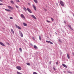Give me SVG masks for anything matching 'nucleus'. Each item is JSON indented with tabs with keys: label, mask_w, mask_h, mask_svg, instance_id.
Masks as SVG:
<instances>
[{
	"label": "nucleus",
	"mask_w": 74,
	"mask_h": 74,
	"mask_svg": "<svg viewBox=\"0 0 74 74\" xmlns=\"http://www.w3.org/2000/svg\"><path fill=\"white\" fill-rule=\"evenodd\" d=\"M0 1H1V2L3 1V0H0Z\"/></svg>",
	"instance_id": "a19ab883"
},
{
	"label": "nucleus",
	"mask_w": 74,
	"mask_h": 74,
	"mask_svg": "<svg viewBox=\"0 0 74 74\" xmlns=\"http://www.w3.org/2000/svg\"><path fill=\"white\" fill-rule=\"evenodd\" d=\"M39 40H41V36H39Z\"/></svg>",
	"instance_id": "cd10ccee"
},
{
	"label": "nucleus",
	"mask_w": 74,
	"mask_h": 74,
	"mask_svg": "<svg viewBox=\"0 0 74 74\" xmlns=\"http://www.w3.org/2000/svg\"><path fill=\"white\" fill-rule=\"evenodd\" d=\"M56 64L57 65H58L59 64V63L58 62H56Z\"/></svg>",
	"instance_id": "c9c22d12"
},
{
	"label": "nucleus",
	"mask_w": 74,
	"mask_h": 74,
	"mask_svg": "<svg viewBox=\"0 0 74 74\" xmlns=\"http://www.w3.org/2000/svg\"><path fill=\"white\" fill-rule=\"evenodd\" d=\"M8 7L10 9V10H13L14 9V8L11 6H8Z\"/></svg>",
	"instance_id": "39448f33"
},
{
	"label": "nucleus",
	"mask_w": 74,
	"mask_h": 74,
	"mask_svg": "<svg viewBox=\"0 0 74 74\" xmlns=\"http://www.w3.org/2000/svg\"><path fill=\"white\" fill-rule=\"evenodd\" d=\"M10 2H11V3H12V4H14V2L13 1H12V0Z\"/></svg>",
	"instance_id": "6ab92c4d"
},
{
	"label": "nucleus",
	"mask_w": 74,
	"mask_h": 74,
	"mask_svg": "<svg viewBox=\"0 0 74 74\" xmlns=\"http://www.w3.org/2000/svg\"><path fill=\"white\" fill-rule=\"evenodd\" d=\"M68 73H70V74H73V72H68Z\"/></svg>",
	"instance_id": "bb28decb"
},
{
	"label": "nucleus",
	"mask_w": 74,
	"mask_h": 74,
	"mask_svg": "<svg viewBox=\"0 0 74 74\" xmlns=\"http://www.w3.org/2000/svg\"><path fill=\"white\" fill-rule=\"evenodd\" d=\"M51 21H53L54 20V19H53L52 18H51Z\"/></svg>",
	"instance_id": "c85d7f7f"
},
{
	"label": "nucleus",
	"mask_w": 74,
	"mask_h": 74,
	"mask_svg": "<svg viewBox=\"0 0 74 74\" xmlns=\"http://www.w3.org/2000/svg\"><path fill=\"white\" fill-rule=\"evenodd\" d=\"M32 17L33 18H34V19H36L37 18H36V17L35 16H34V15H32Z\"/></svg>",
	"instance_id": "9b49d317"
},
{
	"label": "nucleus",
	"mask_w": 74,
	"mask_h": 74,
	"mask_svg": "<svg viewBox=\"0 0 74 74\" xmlns=\"http://www.w3.org/2000/svg\"><path fill=\"white\" fill-rule=\"evenodd\" d=\"M36 3H38V1H37V0H33Z\"/></svg>",
	"instance_id": "f3484780"
},
{
	"label": "nucleus",
	"mask_w": 74,
	"mask_h": 74,
	"mask_svg": "<svg viewBox=\"0 0 74 74\" xmlns=\"http://www.w3.org/2000/svg\"><path fill=\"white\" fill-rule=\"evenodd\" d=\"M23 25H24L25 26H27V24L25 23H23Z\"/></svg>",
	"instance_id": "dca6fc26"
},
{
	"label": "nucleus",
	"mask_w": 74,
	"mask_h": 74,
	"mask_svg": "<svg viewBox=\"0 0 74 74\" xmlns=\"http://www.w3.org/2000/svg\"><path fill=\"white\" fill-rule=\"evenodd\" d=\"M8 44H9V43H8Z\"/></svg>",
	"instance_id": "09e8293b"
},
{
	"label": "nucleus",
	"mask_w": 74,
	"mask_h": 74,
	"mask_svg": "<svg viewBox=\"0 0 74 74\" xmlns=\"http://www.w3.org/2000/svg\"><path fill=\"white\" fill-rule=\"evenodd\" d=\"M46 42H48V43H49V42H50V41L46 40Z\"/></svg>",
	"instance_id": "5701e85b"
},
{
	"label": "nucleus",
	"mask_w": 74,
	"mask_h": 74,
	"mask_svg": "<svg viewBox=\"0 0 74 74\" xmlns=\"http://www.w3.org/2000/svg\"><path fill=\"white\" fill-rule=\"evenodd\" d=\"M16 1L18 3H19V2H20V1H19V0H16Z\"/></svg>",
	"instance_id": "72a5a7b5"
},
{
	"label": "nucleus",
	"mask_w": 74,
	"mask_h": 74,
	"mask_svg": "<svg viewBox=\"0 0 74 74\" xmlns=\"http://www.w3.org/2000/svg\"><path fill=\"white\" fill-rule=\"evenodd\" d=\"M16 69L18 70H22V68L20 66H16Z\"/></svg>",
	"instance_id": "f257e3e1"
},
{
	"label": "nucleus",
	"mask_w": 74,
	"mask_h": 74,
	"mask_svg": "<svg viewBox=\"0 0 74 74\" xmlns=\"http://www.w3.org/2000/svg\"><path fill=\"white\" fill-rule=\"evenodd\" d=\"M64 73H65V72H64Z\"/></svg>",
	"instance_id": "de8ad7c7"
},
{
	"label": "nucleus",
	"mask_w": 74,
	"mask_h": 74,
	"mask_svg": "<svg viewBox=\"0 0 74 74\" xmlns=\"http://www.w3.org/2000/svg\"><path fill=\"white\" fill-rule=\"evenodd\" d=\"M60 4H61V5H62V7H64V3L62 1H60Z\"/></svg>",
	"instance_id": "f03ea898"
},
{
	"label": "nucleus",
	"mask_w": 74,
	"mask_h": 74,
	"mask_svg": "<svg viewBox=\"0 0 74 74\" xmlns=\"http://www.w3.org/2000/svg\"><path fill=\"white\" fill-rule=\"evenodd\" d=\"M28 4H30V3H28Z\"/></svg>",
	"instance_id": "a18cd8bd"
},
{
	"label": "nucleus",
	"mask_w": 74,
	"mask_h": 74,
	"mask_svg": "<svg viewBox=\"0 0 74 74\" xmlns=\"http://www.w3.org/2000/svg\"><path fill=\"white\" fill-rule=\"evenodd\" d=\"M61 30L62 31V32H64V31H63V30Z\"/></svg>",
	"instance_id": "37998d69"
},
{
	"label": "nucleus",
	"mask_w": 74,
	"mask_h": 74,
	"mask_svg": "<svg viewBox=\"0 0 74 74\" xmlns=\"http://www.w3.org/2000/svg\"><path fill=\"white\" fill-rule=\"evenodd\" d=\"M15 26L16 28H17L18 29H21V28L20 27L18 26L17 25L15 24Z\"/></svg>",
	"instance_id": "20e7f679"
},
{
	"label": "nucleus",
	"mask_w": 74,
	"mask_h": 74,
	"mask_svg": "<svg viewBox=\"0 0 74 74\" xmlns=\"http://www.w3.org/2000/svg\"><path fill=\"white\" fill-rule=\"evenodd\" d=\"M53 69L54 70H55V71H56V69H55V67H53Z\"/></svg>",
	"instance_id": "2f4dec72"
},
{
	"label": "nucleus",
	"mask_w": 74,
	"mask_h": 74,
	"mask_svg": "<svg viewBox=\"0 0 74 74\" xmlns=\"http://www.w3.org/2000/svg\"><path fill=\"white\" fill-rule=\"evenodd\" d=\"M32 6L34 10H35V11H37V9H36V6L34 5H33Z\"/></svg>",
	"instance_id": "9d476101"
},
{
	"label": "nucleus",
	"mask_w": 74,
	"mask_h": 74,
	"mask_svg": "<svg viewBox=\"0 0 74 74\" xmlns=\"http://www.w3.org/2000/svg\"><path fill=\"white\" fill-rule=\"evenodd\" d=\"M55 33H56V34H57V33H56V32H55Z\"/></svg>",
	"instance_id": "c03bdc74"
},
{
	"label": "nucleus",
	"mask_w": 74,
	"mask_h": 74,
	"mask_svg": "<svg viewBox=\"0 0 74 74\" xmlns=\"http://www.w3.org/2000/svg\"><path fill=\"white\" fill-rule=\"evenodd\" d=\"M68 26L69 28L71 30H73V28H71V26L70 25H68Z\"/></svg>",
	"instance_id": "6e6552de"
},
{
	"label": "nucleus",
	"mask_w": 74,
	"mask_h": 74,
	"mask_svg": "<svg viewBox=\"0 0 74 74\" xmlns=\"http://www.w3.org/2000/svg\"><path fill=\"white\" fill-rule=\"evenodd\" d=\"M44 10L45 11H47V9H45V8H44Z\"/></svg>",
	"instance_id": "f704fd0d"
},
{
	"label": "nucleus",
	"mask_w": 74,
	"mask_h": 74,
	"mask_svg": "<svg viewBox=\"0 0 74 74\" xmlns=\"http://www.w3.org/2000/svg\"><path fill=\"white\" fill-rule=\"evenodd\" d=\"M62 65L64 67H65V68H67V66H66L65 64H62Z\"/></svg>",
	"instance_id": "f8f14e48"
},
{
	"label": "nucleus",
	"mask_w": 74,
	"mask_h": 74,
	"mask_svg": "<svg viewBox=\"0 0 74 74\" xmlns=\"http://www.w3.org/2000/svg\"><path fill=\"white\" fill-rule=\"evenodd\" d=\"M10 19H13V18L12 17H10Z\"/></svg>",
	"instance_id": "7c9ffc66"
},
{
	"label": "nucleus",
	"mask_w": 74,
	"mask_h": 74,
	"mask_svg": "<svg viewBox=\"0 0 74 74\" xmlns=\"http://www.w3.org/2000/svg\"><path fill=\"white\" fill-rule=\"evenodd\" d=\"M16 7V8H18V7L17 5L15 6Z\"/></svg>",
	"instance_id": "473e14b6"
},
{
	"label": "nucleus",
	"mask_w": 74,
	"mask_h": 74,
	"mask_svg": "<svg viewBox=\"0 0 74 74\" xmlns=\"http://www.w3.org/2000/svg\"><path fill=\"white\" fill-rule=\"evenodd\" d=\"M49 63H50V64H51V62L50 61Z\"/></svg>",
	"instance_id": "79ce46f5"
},
{
	"label": "nucleus",
	"mask_w": 74,
	"mask_h": 74,
	"mask_svg": "<svg viewBox=\"0 0 74 74\" xmlns=\"http://www.w3.org/2000/svg\"><path fill=\"white\" fill-rule=\"evenodd\" d=\"M27 10L28 11V12H29L30 13H32V12L31 10H30V9L27 8Z\"/></svg>",
	"instance_id": "423d86ee"
},
{
	"label": "nucleus",
	"mask_w": 74,
	"mask_h": 74,
	"mask_svg": "<svg viewBox=\"0 0 74 74\" xmlns=\"http://www.w3.org/2000/svg\"><path fill=\"white\" fill-rule=\"evenodd\" d=\"M30 45H31V46H33V44L32 43H30Z\"/></svg>",
	"instance_id": "e433bc0d"
},
{
	"label": "nucleus",
	"mask_w": 74,
	"mask_h": 74,
	"mask_svg": "<svg viewBox=\"0 0 74 74\" xmlns=\"http://www.w3.org/2000/svg\"><path fill=\"white\" fill-rule=\"evenodd\" d=\"M49 43H50V44H53V42H52L50 41Z\"/></svg>",
	"instance_id": "a878e982"
},
{
	"label": "nucleus",
	"mask_w": 74,
	"mask_h": 74,
	"mask_svg": "<svg viewBox=\"0 0 74 74\" xmlns=\"http://www.w3.org/2000/svg\"><path fill=\"white\" fill-rule=\"evenodd\" d=\"M26 64L27 65H28V66H30V64L29 63H27Z\"/></svg>",
	"instance_id": "412c9836"
},
{
	"label": "nucleus",
	"mask_w": 74,
	"mask_h": 74,
	"mask_svg": "<svg viewBox=\"0 0 74 74\" xmlns=\"http://www.w3.org/2000/svg\"><path fill=\"white\" fill-rule=\"evenodd\" d=\"M21 18H23V19H25V16L23 14H21Z\"/></svg>",
	"instance_id": "0eeeda50"
},
{
	"label": "nucleus",
	"mask_w": 74,
	"mask_h": 74,
	"mask_svg": "<svg viewBox=\"0 0 74 74\" xmlns=\"http://www.w3.org/2000/svg\"><path fill=\"white\" fill-rule=\"evenodd\" d=\"M34 48H35V49H38V48L35 45H34Z\"/></svg>",
	"instance_id": "a211bd4d"
},
{
	"label": "nucleus",
	"mask_w": 74,
	"mask_h": 74,
	"mask_svg": "<svg viewBox=\"0 0 74 74\" xmlns=\"http://www.w3.org/2000/svg\"><path fill=\"white\" fill-rule=\"evenodd\" d=\"M72 54L73 55H74V53L73 52L72 53Z\"/></svg>",
	"instance_id": "4c0bfd02"
},
{
	"label": "nucleus",
	"mask_w": 74,
	"mask_h": 74,
	"mask_svg": "<svg viewBox=\"0 0 74 74\" xmlns=\"http://www.w3.org/2000/svg\"><path fill=\"white\" fill-rule=\"evenodd\" d=\"M0 59H1V57L0 56Z\"/></svg>",
	"instance_id": "49530a36"
},
{
	"label": "nucleus",
	"mask_w": 74,
	"mask_h": 74,
	"mask_svg": "<svg viewBox=\"0 0 74 74\" xmlns=\"http://www.w3.org/2000/svg\"><path fill=\"white\" fill-rule=\"evenodd\" d=\"M23 10H25V11H27V9H26V8L25 7H24L23 8Z\"/></svg>",
	"instance_id": "aec40b11"
},
{
	"label": "nucleus",
	"mask_w": 74,
	"mask_h": 74,
	"mask_svg": "<svg viewBox=\"0 0 74 74\" xmlns=\"http://www.w3.org/2000/svg\"><path fill=\"white\" fill-rule=\"evenodd\" d=\"M19 34L21 37H23V34H22L21 31H19Z\"/></svg>",
	"instance_id": "7ed1b4c3"
},
{
	"label": "nucleus",
	"mask_w": 74,
	"mask_h": 74,
	"mask_svg": "<svg viewBox=\"0 0 74 74\" xmlns=\"http://www.w3.org/2000/svg\"><path fill=\"white\" fill-rule=\"evenodd\" d=\"M5 11H8V12H11V10H10L6 9H5Z\"/></svg>",
	"instance_id": "2eb2a0df"
},
{
	"label": "nucleus",
	"mask_w": 74,
	"mask_h": 74,
	"mask_svg": "<svg viewBox=\"0 0 74 74\" xmlns=\"http://www.w3.org/2000/svg\"><path fill=\"white\" fill-rule=\"evenodd\" d=\"M64 23H66V21H64Z\"/></svg>",
	"instance_id": "58836bf2"
},
{
	"label": "nucleus",
	"mask_w": 74,
	"mask_h": 74,
	"mask_svg": "<svg viewBox=\"0 0 74 74\" xmlns=\"http://www.w3.org/2000/svg\"><path fill=\"white\" fill-rule=\"evenodd\" d=\"M46 21L48 23H50V21H49L48 20H46Z\"/></svg>",
	"instance_id": "b1692460"
},
{
	"label": "nucleus",
	"mask_w": 74,
	"mask_h": 74,
	"mask_svg": "<svg viewBox=\"0 0 74 74\" xmlns=\"http://www.w3.org/2000/svg\"><path fill=\"white\" fill-rule=\"evenodd\" d=\"M33 74H38L36 72H34L33 73Z\"/></svg>",
	"instance_id": "c756f323"
},
{
	"label": "nucleus",
	"mask_w": 74,
	"mask_h": 74,
	"mask_svg": "<svg viewBox=\"0 0 74 74\" xmlns=\"http://www.w3.org/2000/svg\"><path fill=\"white\" fill-rule=\"evenodd\" d=\"M3 3H0V5H3Z\"/></svg>",
	"instance_id": "ea45409f"
},
{
	"label": "nucleus",
	"mask_w": 74,
	"mask_h": 74,
	"mask_svg": "<svg viewBox=\"0 0 74 74\" xmlns=\"http://www.w3.org/2000/svg\"><path fill=\"white\" fill-rule=\"evenodd\" d=\"M58 41H59L61 43V42H62V41H61V40L59 39Z\"/></svg>",
	"instance_id": "4be33fe9"
},
{
	"label": "nucleus",
	"mask_w": 74,
	"mask_h": 74,
	"mask_svg": "<svg viewBox=\"0 0 74 74\" xmlns=\"http://www.w3.org/2000/svg\"><path fill=\"white\" fill-rule=\"evenodd\" d=\"M0 44L1 45L3 46V47H5V45H4L3 43L1 42H0Z\"/></svg>",
	"instance_id": "1a4fd4ad"
},
{
	"label": "nucleus",
	"mask_w": 74,
	"mask_h": 74,
	"mask_svg": "<svg viewBox=\"0 0 74 74\" xmlns=\"http://www.w3.org/2000/svg\"><path fill=\"white\" fill-rule=\"evenodd\" d=\"M19 50H20V52H21V51H22V48H20Z\"/></svg>",
	"instance_id": "393cba45"
},
{
	"label": "nucleus",
	"mask_w": 74,
	"mask_h": 74,
	"mask_svg": "<svg viewBox=\"0 0 74 74\" xmlns=\"http://www.w3.org/2000/svg\"><path fill=\"white\" fill-rule=\"evenodd\" d=\"M10 30L12 33H13V34H14V30H13V29H11Z\"/></svg>",
	"instance_id": "ddd939ff"
},
{
	"label": "nucleus",
	"mask_w": 74,
	"mask_h": 74,
	"mask_svg": "<svg viewBox=\"0 0 74 74\" xmlns=\"http://www.w3.org/2000/svg\"><path fill=\"white\" fill-rule=\"evenodd\" d=\"M67 57L69 59H70V56L69 55V54L68 53L67 54Z\"/></svg>",
	"instance_id": "4468645a"
}]
</instances>
